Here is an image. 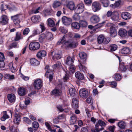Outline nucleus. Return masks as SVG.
Here are the masks:
<instances>
[{
  "instance_id": "nucleus-57",
  "label": "nucleus",
  "mask_w": 132,
  "mask_h": 132,
  "mask_svg": "<svg viewBox=\"0 0 132 132\" xmlns=\"http://www.w3.org/2000/svg\"><path fill=\"white\" fill-rule=\"evenodd\" d=\"M29 31L30 30L29 28H27L24 30L23 32V34L24 35H26L28 34Z\"/></svg>"
},
{
  "instance_id": "nucleus-54",
  "label": "nucleus",
  "mask_w": 132,
  "mask_h": 132,
  "mask_svg": "<svg viewBox=\"0 0 132 132\" xmlns=\"http://www.w3.org/2000/svg\"><path fill=\"white\" fill-rule=\"evenodd\" d=\"M46 127L51 132L55 131V130H53L51 128L50 124L47 122H45V123Z\"/></svg>"
},
{
  "instance_id": "nucleus-29",
  "label": "nucleus",
  "mask_w": 132,
  "mask_h": 132,
  "mask_svg": "<svg viewBox=\"0 0 132 132\" xmlns=\"http://www.w3.org/2000/svg\"><path fill=\"white\" fill-rule=\"evenodd\" d=\"M40 19V17L38 15L34 16L31 18V20L34 23H37L39 22Z\"/></svg>"
},
{
  "instance_id": "nucleus-33",
  "label": "nucleus",
  "mask_w": 132,
  "mask_h": 132,
  "mask_svg": "<svg viewBox=\"0 0 132 132\" xmlns=\"http://www.w3.org/2000/svg\"><path fill=\"white\" fill-rule=\"evenodd\" d=\"M77 120V117L75 115L71 116L70 117V122L71 124H75Z\"/></svg>"
},
{
  "instance_id": "nucleus-37",
  "label": "nucleus",
  "mask_w": 132,
  "mask_h": 132,
  "mask_svg": "<svg viewBox=\"0 0 132 132\" xmlns=\"http://www.w3.org/2000/svg\"><path fill=\"white\" fill-rule=\"evenodd\" d=\"M3 115L1 118V120L2 121H4L6 119L9 118V116L7 114L6 111H4L3 112Z\"/></svg>"
},
{
  "instance_id": "nucleus-42",
  "label": "nucleus",
  "mask_w": 132,
  "mask_h": 132,
  "mask_svg": "<svg viewBox=\"0 0 132 132\" xmlns=\"http://www.w3.org/2000/svg\"><path fill=\"white\" fill-rule=\"evenodd\" d=\"M79 24L80 25V27H86L87 25V22L83 20H80L79 22Z\"/></svg>"
},
{
  "instance_id": "nucleus-25",
  "label": "nucleus",
  "mask_w": 132,
  "mask_h": 132,
  "mask_svg": "<svg viewBox=\"0 0 132 132\" xmlns=\"http://www.w3.org/2000/svg\"><path fill=\"white\" fill-rule=\"evenodd\" d=\"M127 31L124 29H120L119 32V35L122 37H124L127 35Z\"/></svg>"
},
{
  "instance_id": "nucleus-27",
  "label": "nucleus",
  "mask_w": 132,
  "mask_h": 132,
  "mask_svg": "<svg viewBox=\"0 0 132 132\" xmlns=\"http://www.w3.org/2000/svg\"><path fill=\"white\" fill-rule=\"evenodd\" d=\"M78 45V44L76 42H72L70 43L68 42V43L66 47L70 48H75Z\"/></svg>"
},
{
  "instance_id": "nucleus-50",
  "label": "nucleus",
  "mask_w": 132,
  "mask_h": 132,
  "mask_svg": "<svg viewBox=\"0 0 132 132\" xmlns=\"http://www.w3.org/2000/svg\"><path fill=\"white\" fill-rule=\"evenodd\" d=\"M62 67L61 64V63L59 62H57L56 64H54L53 66V68H61Z\"/></svg>"
},
{
  "instance_id": "nucleus-34",
  "label": "nucleus",
  "mask_w": 132,
  "mask_h": 132,
  "mask_svg": "<svg viewBox=\"0 0 132 132\" xmlns=\"http://www.w3.org/2000/svg\"><path fill=\"white\" fill-rule=\"evenodd\" d=\"M130 51L129 48L127 47H125L122 48L121 51V53L123 54H126L128 53Z\"/></svg>"
},
{
  "instance_id": "nucleus-43",
  "label": "nucleus",
  "mask_w": 132,
  "mask_h": 132,
  "mask_svg": "<svg viewBox=\"0 0 132 132\" xmlns=\"http://www.w3.org/2000/svg\"><path fill=\"white\" fill-rule=\"evenodd\" d=\"M114 75V78L116 80L119 81L122 78V77L119 74L115 73Z\"/></svg>"
},
{
  "instance_id": "nucleus-31",
  "label": "nucleus",
  "mask_w": 132,
  "mask_h": 132,
  "mask_svg": "<svg viewBox=\"0 0 132 132\" xmlns=\"http://www.w3.org/2000/svg\"><path fill=\"white\" fill-rule=\"evenodd\" d=\"M47 25L50 27H53L55 25V22L53 20L50 18L48 19L47 20Z\"/></svg>"
},
{
  "instance_id": "nucleus-40",
  "label": "nucleus",
  "mask_w": 132,
  "mask_h": 132,
  "mask_svg": "<svg viewBox=\"0 0 132 132\" xmlns=\"http://www.w3.org/2000/svg\"><path fill=\"white\" fill-rule=\"evenodd\" d=\"M32 127L35 128L34 130L35 131L38 127L39 125L37 122L35 121L33 122L32 123Z\"/></svg>"
},
{
  "instance_id": "nucleus-7",
  "label": "nucleus",
  "mask_w": 132,
  "mask_h": 132,
  "mask_svg": "<svg viewBox=\"0 0 132 132\" xmlns=\"http://www.w3.org/2000/svg\"><path fill=\"white\" fill-rule=\"evenodd\" d=\"M62 20L63 23L65 25H68L70 24L72 20L70 18L64 16L62 17Z\"/></svg>"
},
{
  "instance_id": "nucleus-23",
  "label": "nucleus",
  "mask_w": 132,
  "mask_h": 132,
  "mask_svg": "<svg viewBox=\"0 0 132 132\" xmlns=\"http://www.w3.org/2000/svg\"><path fill=\"white\" fill-rule=\"evenodd\" d=\"M110 33L112 37H115L117 34L116 31L115 29V26L111 27L110 28Z\"/></svg>"
},
{
  "instance_id": "nucleus-21",
  "label": "nucleus",
  "mask_w": 132,
  "mask_h": 132,
  "mask_svg": "<svg viewBox=\"0 0 132 132\" xmlns=\"http://www.w3.org/2000/svg\"><path fill=\"white\" fill-rule=\"evenodd\" d=\"M46 52L44 50H42L39 52L37 54V57L41 59L42 57H45L46 55Z\"/></svg>"
},
{
  "instance_id": "nucleus-47",
  "label": "nucleus",
  "mask_w": 132,
  "mask_h": 132,
  "mask_svg": "<svg viewBox=\"0 0 132 132\" xmlns=\"http://www.w3.org/2000/svg\"><path fill=\"white\" fill-rule=\"evenodd\" d=\"M45 35L44 34H42L40 35L39 38V41L40 42H43L44 39H46Z\"/></svg>"
},
{
  "instance_id": "nucleus-35",
  "label": "nucleus",
  "mask_w": 132,
  "mask_h": 132,
  "mask_svg": "<svg viewBox=\"0 0 132 132\" xmlns=\"http://www.w3.org/2000/svg\"><path fill=\"white\" fill-rule=\"evenodd\" d=\"M72 27L74 29H78L80 27L79 23L77 22H73L71 24Z\"/></svg>"
},
{
  "instance_id": "nucleus-16",
  "label": "nucleus",
  "mask_w": 132,
  "mask_h": 132,
  "mask_svg": "<svg viewBox=\"0 0 132 132\" xmlns=\"http://www.w3.org/2000/svg\"><path fill=\"white\" fill-rule=\"evenodd\" d=\"M75 60L74 57H71L70 56L68 57L66 62V64L68 65L71 66L73 65Z\"/></svg>"
},
{
  "instance_id": "nucleus-44",
  "label": "nucleus",
  "mask_w": 132,
  "mask_h": 132,
  "mask_svg": "<svg viewBox=\"0 0 132 132\" xmlns=\"http://www.w3.org/2000/svg\"><path fill=\"white\" fill-rule=\"evenodd\" d=\"M118 125L120 128L123 129L125 127L126 124L125 122L121 121L118 123Z\"/></svg>"
},
{
  "instance_id": "nucleus-56",
  "label": "nucleus",
  "mask_w": 132,
  "mask_h": 132,
  "mask_svg": "<svg viewBox=\"0 0 132 132\" xmlns=\"http://www.w3.org/2000/svg\"><path fill=\"white\" fill-rule=\"evenodd\" d=\"M23 120L28 124H30L31 123V121L29 118L24 117L23 118Z\"/></svg>"
},
{
  "instance_id": "nucleus-49",
  "label": "nucleus",
  "mask_w": 132,
  "mask_h": 132,
  "mask_svg": "<svg viewBox=\"0 0 132 132\" xmlns=\"http://www.w3.org/2000/svg\"><path fill=\"white\" fill-rule=\"evenodd\" d=\"M79 55L80 57L83 59L86 58L87 56L86 54L83 52H80Z\"/></svg>"
},
{
  "instance_id": "nucleus-59",
  "label": "nucleus",
  "mask_w": 132,
  "mask_h": 132,
  "mask_svg": "<svg viewBox=\"0 0 132 132\" xmlns=\"http://www.w3.org/2000/svg\"><path fill=\"white\" fill-rule=\"evenodd\" d=\"M7 6L6 5L2 4L1 5V9L2 11H4L7 9Z\"/></svg>"
},
{
  "instance_id": "nucleus-8",
  "label": "nucleus",
  "mask_w": 132,
  "mask_h": 132,
  "mask_svg": "<svg viewBox=\"0 0 132 132\" xmlns=\"http://www.w3.org/2000/svg\"><path fill=\"white\" fill-rule=\"evenodd\" d=\"M131 16V14L127 12H123L121 13V18L124 20H127L130 19Z\"/></svg>"
},
{
  "instance_id": "nucleus-1",
  "label": "nucleus",
  "mask_w": 132,
  "mask_h": 132,
  "mask_svg": "<svg viewBox=\"0 0 132 132\" xmlns=\"http://www.w3.org/2000/svg\"><path fill=\"white\" fill-rule=\"evenodd\" d=\"M97 39L98 42L99 44L103 43L108 44L110 40V39L109 38H105L104 36L102 35H99L98 36Z\"/></svg>"
},
{
  "instance_id": "nucleus-22",
  "label": "nucleus",
  "mask_w": 132,
  "mask_h": 132,
  "mask_svg": "<svg viewBox=\"0 0 132 132\" xmlns=\"http://www.w3.org/2000/svg\"><path fill=\"white\" fill-rule=\"evenodd\" d=\"M121 2V0H117L114 4H111L110 5V6L113 9H115V8L118 7L120 6Z\"/></svg>"
},
{
  "instance_id": "nucleus-9",
  "label": "nucleus",
  "mask_w": 132,
  "mask_h": 132,
  "mask_svg": "<svg viewBox=\"0 0 132 132\" xmlns=\"http://www.w3.org/2000/svg\"><path fill=\"white\" fill-rule=\"evenodd\" d=\"M92 8L93 11L95 12L100 10V6L99 3L96 2H93L92 4Z\"/></svg>"
},
{
  "instance_id": "nucleus-45",
  "label": "nucleus",
  "mask_w": 132,
  "mask_h": 132,
  "mask_svg": "<svg viewBox=\"0 0 132 132\" xmlns=\"http://www.w3.org/2000/svg\"><path fill=\"white\" fill-rule=\"evenodd\" d=\"M76 69L75 66L73 65L70 66L69 67V72L71 73H73L75 71Z\"/></svg>"
},
{
  "instance_id": "nucleus-10",
  "label": "nucleus",
  "mask_w": 132,
  "mask_h": 132,
  "mask_svg": "<svg viewBox=\"0 0 132 132\" xmlns=\"http://www.w3.org/2000/svg\"><path fill=\"white\" fill-rule=\"evenodd\" d=\"M119 13L118 12L114 11L113 12V14L111 19L113 21H117L119 20Z\"/></svg>"
},
{
  "instance_id": "nucleus-12",
  "label": "nucleus",
  "mask_w": 132,
  "mask_h": 132,
  "mask_svg": "<svg viewBox=\"0 0 132 132\" xmlns=\"http://www.w3.org/2000/svg\"><path fill=\"white\" fill-rule=\"evenodd\" d=\"M9 19L7 16L5 15L2 16L0 19V23L2 25L6 24L8 22Z\"/></svg>"
},
{
  "instance_id": "nucleus-32",
  "label": "nucleus",
  "mask_w": 132,
  "mask_h": 132,
  "mask_svg": "<svg viewBox=\"0 0 132 132\" xmlns=\"http://www.w3.org/2000/svg\"><path fill=\"white\" fill-rule=\"evenodd\" d=\"M52 74V72L51 70H48L46 71V72L45 74V76L47 75V77H48V76H49V78L50 81H52L53 79Z\"/></svg>"
},
{
  "instance_id": "nucleus-18",
  "label": "nucleus",
  "mask_w": 132,
  "mask_h": 132,
  "mask_svg": "<svg viewBox=\"0 0 132 132\" xmlns=\"http://www.w3.org/2000/svg\"><path fill=\"white\" fill-rule=\"evenodd\" d=\"M66 36L64 35L62 38L61 40H60L58 42L57 44L58 45L60 44H63L65 45V46L66 47L68 43V42L66 40Z\"/></svg>"
},
{
  "instance_id": "nucleus-3",
  "label": "nucleus",
  "mask_w": 132,
  "mask_h": 132,
  "mask_svg": "<svg viewBox=\"0 0 132 132\" xmlns=\"http://www.w3.org/2000/svg\"><path fill=\"white\" fill-rule=\"evenodd\" d=\"M62 52L61 50L56 52H52V59L54 60L60 59L62 56Z\"/></svg>"
},
{
  "instance_id": "nucleus-4",
  "label": "nucleus",
  "mask_w": 132,
  "mask_h": 132,
  "mask_svg": "<svg viewBox=\"0 0 132 132\" xmlns=\"http://www.w3.org/2000/svg\"><path fill=\"white\" fill-rule=\"evenodd\" d=\"M21 115L20 113L15 110L14 113V117L13 121L15 124L16 125H19L20 122Z\"/></svg>"
},
{
  "instance_id": "nucleus-14",
  "label": "nucleus",
  "mask_w": 132,
  "mask_h": 132,
  "mask_svg": "<svg viewBox=\"0 0 132 132\" xmlns=\"http://www.w3.org/2000/svg\"><path fill=\"white\" fill-rule=\"evenodd\" d=\"M88 92L85 89H82L80 90L79 95L81 97L86 98L88 96Z\"/></svg>"
},
{
  "instance_id": "nucleus-62",
  "label": "nucleus",
  "mask_w": 132,
  "mask_h": 132,
  "mask_svg": "<svg viewBox=\"0 0 132 132\" xmlns=\"http://www.w3.org/2000/svg\"><path fill=\"white\" fill-rule=\"evenodd\" d=\"M113 14V12L110 10L108 11L107 12L106 15L108 17L111 18Z\"/></svg>"
},
{
  "instance_id": "nucleus-28",
  "label": "nucleus",
  "mask_w": 132,
  "mask_h": 132,
  "mask_svg": "<svg viewBox=\"0 0 132 132\" xmlns=\"http://www.w3.org/2000/svg\"><path fill=\"white\" fill-rule=\"evenodd\" d=\"M30 63L31 65H37L39 64V62L35 58L31 59L30 61Z\"/></svg>"
},
{
  "instance_id": "nucleus-41",
  "label": "nucleus",
  "mask_w": 132,
  "mask_h": 132,
  "mask_svg": "<svg viewBox=\"0 0 132 132\" xmlns=\"http://www.w3.org/2000/svg\"><path fill=\"white\" fill-rule=\"evenodd\" d=\"M61 5V3L60 2L56 1L54 2L53 6L54 8H56L60 6Z\"/></svg>"
},
{
  "instance_id": "nucleus-64",
  "label": "nucleus",
  "mask_w": 132,
  "mask_h": 132,
  "mask_svg": "<svg viewBox=\"0 0 132 132\" xmlns=\"http://www.w3.org/2000/svg\"><path fill=\"white\" fill-rule=\"evenodd\" d=\"M65 118V116L63 114H61L59 116L57 117V118L59 120H62L64 119Z\"/></svg>"
},
{
  "instance_id": "nucleus-48",
  "label": "nucleus",
  "mask_w": 132,
  "mask_h": 132,
  "mask_svg": "<svg viewBox=\"0 0 132 132\" xmlns=\"http://www.w3.org/2000/svg\"><path fill=\"white\" fill-rule=\"evenodd\" d=\"M101 1L104 7H106L108 6L109 3L108 0H101Z\"/></svg>"
},
{
  "instance_id": "nucleus-38",
  "label": "nucleus",
  "mask_w": 132,
  "mask_h": 132,
  "mask_svg": "<svg viewBox=\"0 0 132 132\" xmlns=\"http://www.w3.org/2000/svg\"><path fill=\"white\" fill-rule=\"evenodd\" d=\"M110 49V51L113 52L116 50L117 48V45L113 44L110 45L109 47Z\"/></svg>"
},
{
  "instance_id": "nucleus-46",
  "label": "nucleus",
  "mask_w": 132,
  "mask_h": 132,
  "mask_svg": "<svg viewBox=\"0 0 132 132\" xmlns=\"http://www.w3.org/2000/svg\"><path fill=\"white\" fill-rule=\"evenodd\" d=\"M9 68L10 70L12 73H14L16 71V69L13 67L12 63H10L9 65Z\"/></svg>"
},
{
  "instance_id": "nucleus-17",
  "label": "nucleus",
  "mask_w": 132,
  "mask_h": 132,
  "mask_svg": "<svg viewBox=\"0 0 132 132\" xmlns=\"http://www.w3.org/2000/svg\"><path fill=\"white\" fill-rule=\"evenodd\" d=\"M119 61V69L120 71H125L127 69V66L124 64L123 62L121 63L120 60V58L118 57Z\"/></svg>"
},
{
  "instance_id": "nucleus-13",
  "label": "nucleus",
  "mask_w": 132,
  "mask_h": 132,
  "mask_svg": "<svg viewBox=\"0 0 132 132\" xmlns=\"http://www.w3.org/2000/svg\"><path fill=\"white\" fill-rule=\"evenodd\" d=\"M103 129L104 128L101 127L97 122L95 125V129H92L91 130L92 132H99L100 131Z\"/></svg>"
},
{
  "instance_id": "nucleus-55",
  "label": "nucleus",
  "mask_w": 132,
  "mask_h": 132,
  "mask_svg": "<svg viewBox=\"0 0 132 132\" xmlns=\"http://www.w3.org/2000/svg\"><path fill=\"white\" fill-rule=\"evenodd\" d=\"M20 35L21 34L20 33L17 32L16 34L15 38L14 39V40L17 41L19 40L20 39Z\"/></svg>"
},
{
  "instance_id": "nucleus-5",
  "label": "nucleus",
  "mask_w": 132,
  "mask_h": 132,
  "mask_svg": "<svg viewBox=\"0 0 132 132\" xmlns=\"http://www.w3.org/2000/svg\"><path fill=\"white\" fill-rule=\"evenodd\" d=\"M84 5L83 4H78L75 10L76 13L77 14L82 13L84 10Z\"/></svg>"
},
{
  "instance_id": "nucleus-52",
  "label": "nucleus",
  "mask_w": 132,
  "mask_h": 132,
  "mask_svg": "<svg viewBox=\"0 0 132 132\" xmlns=\"http://www.w3.org/2000/svg\"><path fill=\"white\" fill-rule=\"evenodd\" d=\"M19 15L17 14L13 16H11V18L13 21H16L18 20H19Z\"/></svg>"
},
{
  "instance_id": "nucleus-36",
  "label": "nucleus",
  "mask_w": 132,
  "mask_h": 132,
  "mask_svg": "<svg viewBox=\"0 0 132 132\" xmlns=\"http://www.w3.org/2000/svg\"><path fill=\"white\" fill-rule=\"evenodd\" d=\"M44 34L45 35L46 38L47 39H50L53 37V35L52 33L47 31H46Z\"/></svg>"
},
{
  "instance_id": "nucleus-61",
  "label": "nucleus",
  "mask_w": 132,
  "mask_h": 132,
  "mask_svg": "<svg viewBox=\"0 0 132 132\" xmlns=\"http://www.w3.org/2000/svg\"><path fill=\"white\" fill-rule=\"evenodd\" d=\"M105 23V22L103 21L101 23L98 24L97 25L94 26L95 28L97 29L98 28L101 27L103 26V24H104Z\"/></svg>"
},
{
  "instance_id": "nucleus-39",
  "label": "nucleus",
  "mask_w": 132,
  "mask_h": 132,
  "mask_svg": "<svg viewBox=\"0 0 132 132\" xmlns=\"http://www.w3.org/2000/svg\"><path fill=\"white\" fill-rule=\"evenodd\" d=\"M70 95L71 96H73L75 95L76 91L75 89L73 88H70L69 89Z\"/></svg>"
},
{
  "instance_id": "nucleus-26",
  "label": "nucleus",
  "mask_w": 132,
  "mask_h": 132,
  "mask_svg": "<svg viewBox=\"0 0 132 132\" xmlns=\"http://www.w3.org/2000/svg\"><path fill=\"white\" fill-rule=\"evenodd\" d=\"M67 6L70 10H73L75 9V5L74 3L72 1L69 2L67 4Z\"/></svg>"
},
{
  "instance_id": "nucleus-58",
  "label": "nucleus",
  "mask_w": 132,
  "mask_h": 132,
  "mask_svg": "<svg viewBox=\"0 0 132 132\" xmlns=\"http://www.w3.org/2000/svg\"><path fill=\"white\" fill-rule=\"evenodd\" d=\"M98 122L99 124L101 126L105 127L106 125V124L105 122L101 120H99Z\"/></svg>"
},
{
  "instance_id": "nucleus-30",
  "label": "nucleus",
  "mask_w": 132,
  "mask_h": 132,
  "mask_svg": "<svg viewBox=\"0 0 132 132\" xmlns=\"http://www.w3.org/2000/svg\"><path fill=\"white\" fill-rule=\"evenodd\" d=\"M75 75L76 78L79 80H82L84 79L83 75L81 74L80 72L78 71L76 72Z\"/></svg>"
},
{
  "instance_id": "nucleus-2",
  "label": "nucleus",
  "mask_w": 132,
  "mask_h": 132,
  "mask_svg": "<svg viewBox=\"0 0 132 132\" xmlns=\"http://www.w3.org/2000/svg\"><path fill=\"white\" fill-rule=\"evenodd\" d=\"M40 44L37 42H34L30 43L29 48L30 50L35 51L38 50L40 48Z\"/></svg>"
},
{
  "instance_id": "nucleus-24",
  "label": "nucleus",
  "mask_w": 132,
  "mask_h": 132,
  "mask_svg": "<svg viewBox=\"0 0 132 132\" xmlns=\"http://www.w3.org/2000/svg\"><path fill=\"white\" fill-rule=\"evenodd\" d=\"M61 92V90L55 88L52 91L53 94L55 96H59L60 95Z\"/></svg>"
},
{
  "instance_id": "nucleus-53",
  "label": "nucleus",
  "mask_w": 132,
  "mask_h": 132,
  "mask_svg": "<svg viewBox=\"0 0 132 132\" xmlns=\"http://www.w3.org/2000/svg\"><path fill=\"white\" fill-rule=\"evenodd\" d=\"M59 30L63 34L66 33L67 32V30L64 27H61L59 28Z\"/></svg>"
},
{
  "instance_id": "nucleus-6",
  "label": "nucleus",
  "mask_w": 132,
  "mask_h": 132,
  "mask_svg": "<svg viewBox=\"0 0 132 132\" xmlns=\"http://www.w3.org/2000/svg\"><path fill=\"white\" fill-rule=\"evenodd\" d=\"M34 88L37 89H40L42 86V81L40 79H37L35 81L33 84Z\"/></svg>"
},
{
  "instance_id": "nucleus-15",
  "label": "nucleus",
  "mask_w": 132,
  "mask_h": 132,
  "mask_svg": "<svg viewBox=\"0 0 132 132\" xmlns=\"http://www.w3.org/2000/svg\"><path fill=\"white\" fill-rule=\"evenodd\" d=\"M18 93L19 95L23 96L26 94V90L24 88L21 87L18 89Z\"/></svg>"
},
{
  "instance_id": "nucleus-11",
  "label": "nucleus",
  "mask_w": 132,
  "mask_h": 132,
  "mask_svg": "<svg viewBox=\"0 0 132 132\" xmlns=\"http://www.w3.org/2000/svg\"><path fill=\"white\" fill-rule=\"evenodd\" d=\"M90 21L91 23H96L100 21L99 17L96 15H93L90 19Z\"/></svg>"
},
{
  "instance_id": "nucleus-20",
  "label": "nucleus",
  "mask_w": 132,
  "mask_h": 132,
  "mask_svg": "<svg viewBox=\"0 0 132 132\" xmlns=\"http://www.w3.org/2000/svg\"><path fill=\"white\" fill-rule=\"evenodd\" d=\"M72 108L75 109L77 108L78 106V103L77 99L76 98H73L72 100Z\"/></svg>"
},
{
  "instance_id": "nucleus-51",
  "label": "nucleus",
  "mask_w": 132,
  "mask_h": 132,
  "mask_svg": "<svg viewBox=\"0 0 132 132\" xmlns=\"http://www.w3.org/2000/svg\"><path fill=\"white\" fill-rule=\"evenodd\" d=\"M79 68L80 71H83L84 72H87V68L83 66L81 64L79 66Z\"/></svg>"
},
{
  "instance_id": "nucleus-19",
  "label": "nucleus",
  "mask_w": 132,
  "mask_h": 132,
  "mask_svg": "<svg viewBox=\"0 0 132 132\" xmlns=\"http://www.w3.org/2000/svg\"><path fill=\"white\" fill-rule=\"evenodd\" d=\"M7 98L9 101L11 103L15 101L16 97L15 95L13 94H8L7 96Z\"/></svg>"
},
{
  "instance_id": "nucleus-63",
  "label": "nucleus",
  "mask_w": 132,
  "mask_h": 132,
  "mask_svg": "<svg viewBox=\"0 0 132 132\" xmlns=\"http://www.w3.org/2000/svg\"><path fill=\"white\" fill-rule=\"evenodd\" d=\"M5 59L4 55L3 53L0 52V62L3 61Z\"/></svg>"
},
{
  "instance_id": "nucleus-60",
  "label": "nucleus",
  "mask_w": 132,
  "mask_h": 132,
  "mask_svg": "<svg viewBox=\"0 0 132 132\" xmlns=\"http://www.w3.org/2000/svg\"><path fill=\"white\" fill-rule=\"evenodd\" d=\"M10 130L11 132H17V130L13 126L10 127Z\"/></svg>"
}]
</instances>
